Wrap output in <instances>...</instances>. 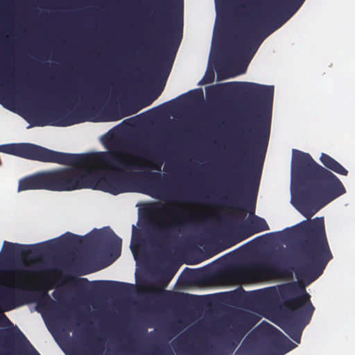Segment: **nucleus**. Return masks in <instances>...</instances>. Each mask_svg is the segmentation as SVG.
Listing matches in <instances>:
<instances>
[{
  "label": "nucleus",
  "mask_w": 355,
  "mask_h": 355,
  "mask_svg": "<svg viewBox=\"0 0 355 355\" xmlns=\"http://www.w3.org/2000/svg\"><path fill=\"white\" fill-rule=\"evenodd\" d=\"M224 87L245 95L250 105L252 116L244 121L251 125L245 128L239 145L240 159L233 166L227 195L218 199L217 205L234 206L240 211L248 207L252 213L260 184L263 158L269 140L274 86L248 82H230L206 88L208 95H216Z\"/></svg>",
  "instance_id": "f257e3e1"
},
{
  "label": "nucleus",
  "mask_w": 355,
  "mask_h": 355,
  "mask_svg": "<svg viewBox=\"0 0 355 355\" xmlns=\"http://www.w3.org/2000/svg\"><path fill=\"white\" fill-rule=\"evenodd\" d=\"M320 161L326 168L318 164L309 153L293 150V199L295 207L307 218L346 192L340 180L329 170L342 175H347L348 171L326 153L321 154Z\"/></svg>",
  "instance_id": "f03ea898"
},
{
  "label": "nucleus",
  "mask_w": 355,
  "mask_h": 355,
  "mask_svg": "<svg viewBox=\"0 0 355 355\" xmlns=\"http://www.w3.org/2000/svg\"><path fill=\"white\" fill-rule=\"evenodd\" d=\"M74 166V190L88 188L112 195L137 191L157 198L168 196L172 192L169 179L158 172L119 173L106 169L95 171L90 165Z\"/></svg>",
  "instance_id": "7ed1b4c3"
},
{
  "label": "nucleus",
  "mask_w": 355,
  "mask_h": 355,
  "mask_svg": "<svg viewBox=\"0 0 355 355\" xmlns=\"http://www.w3.org/2000/svg\"><path fill=\"white\" fill-rule=\"evenodd\" d=\"M178 0H160L157 10L161 16V29H156L157 37H150L140 60L150 71L162 72L166 78L172 67L175 54L180 44L183 30L182 2Z\"/></svg>",
  "instance_id": "20e7f679"
},
{
  "label": "nucleus",
  "mask_w": 355,
  "mask_h": 355,
  "mask_svg": "<svg viewBox=\"0 0 355 355\" xmlns=\"http://www.w3.org/2000/svg\"><path fill=\"white\" fill-rule=\"evenodd\" d=\"M299 234V254L301 261L295 268L297 279L309 277L315 280L323 272L328 262L332 259L325 232L324 218L316 217L304 220L293 227Z\"/></svg>",
  "instance_id": "39448f33"
},
{
  "label": "nucleus",
  "mask_w": 355,
  "mask_h": 355,
  "mask_svg": "<svg viewBox=\"0 0 355 355\" xmlns=\"http://www.w3.org/2000/svg\"><path fill=\"white\" fill-rule=\"evenodd\" d=\"M279 294L284 299L285 322L281 328L294 341L300 343L303 329L309 323L315 310L311 296L305 289L295 295L291 284L282 285L279 290L270 287L254 291L250 294V300L253 304L265 305L276 300Z\"/></svg>",
  "instance_id": "423d86ee"
},
{
  "label": "nucleus",
  "mask_w": 355,
  "mask_h": 355,
  "mask_svg": "<svg viewBox=\"0 0 355 355\" xmlns=\"http://www.w3.org/2000/svg\"><path fill=\"white\" fill-rule=\"evenodd\" d=\"M107 96V91L103 85L85 86L62 96L64 100L80 99L85 104L84 108L44 113L30 110L28 116L34 121L33 125L35 126L67 127L87 121H94L92 114L96 112L105 103Z\"/></svg>",
  "instance_id": "0eeeda50"
},
{
  "label": "nucleus",
  "mask_w": 355,
  "mask_h": 355,
  "mask_svg": "<svg viewBox=\"0 0 355 355\" xmlns=\"http://www.w3.org/2000/svg\"><path fill=\"white\" fill-rule=\"evenodd\" d=\"M51 243H55L60 247L73 249L94 244L110 250L111 256L114 257L113 260L116 259L121 255L122 248L121 239L110 227H105L100 230H94L84 237L67 232L57 240H51L35 245H24L4 241L3 245V256L12 260L21 258L39 252L42 247L50 248Z\"/></svg>",
  "instance_id": "6e6552de"
},
{
  "label": "nucleus",
  "mask_w": 355,
  "mask_h": 355,
  "mask_svg": "<svg viewBox=\"0 0 355 355\" xmlns=\"http://www.w3.org/2000/svg\"><path fill=\"white\" fill-rule=\"evenodd\" d=\"M288 19L289 17L282 10V3H277L259 15L243 36L237 37L234 52L251 60L263 40Z\"/></svg>",
  "instance_id": "1a4fd4ad"
},
{
  "label": "nucleus",
  "mask_w": 355,
  "mask_h": 355,
  "mask_svg": "<svg viewBox=\"0 0 355 355\" xmlns=\"http://www.w3.org/2000/svg\"><path fill=\"white\" fill-rule=\"evenodd\" d=\"M155 210L157 214L167 217L152 225L148 239L159 248L166 250L176 242L179 234L187 227V220L179 214L180 210L175 207L162 205Z\"/></svg>",
  "instance_id": "9d476101"
},
{
  "label": "nucleus",
  "mask_w": 355,
  "mask_h": 355,
  "mask_svg": "<svg viewBox=\"0 0 355 355\" xmlns=\"http://www.w3.org/2000/svg\"><path fill=\"white\" fill-rule=\"evenodd\" d=\"M74 168H62L38 172L19 180L17 191L47 190L73 191Z\"/></svg>",
  "instance_id": "9b49d317"
},
{
  "label": "nucleus",
  "mask_w": 355,
  "mask_h": 355,
  "mask_svg": "<svg viewBox=\"0 0 355 355\" xmlns=\"http://www.w3.org/2000/svg\"><path fill=\"white\" fill-rule=\"evenodd\" d=\"M98 164L106 170L119 173L132 172L137 168L136 162L128 157H124L114 151L100 152L94 154H71L60 152L59 164L67 166Z\"/></svg>",
  "instance_id": "f8f14e48"
},
{
  "label": "nucleus",
  "mask_w": 355,
  "mask_h": 355,
  "mask_svg": "<svg viewBox=\"0 0 355 355\" xmlns=\"http://www.w3.org/2000/svg\"><path fill=\"white\" fill-rule=\"evenodd\" d=\"M261 324L268 331L265 343L266 352L263 355H284L294 347V344L277 328L267 322H262ZM259 346L247 337L235 355H259Z\"/></svg>",
  "instance_id": "ddd939ff"
},
{
  "label": "nucleus",
  "mask_w": 355,
  "mask_h": 355,
  "mask_svg": "<svg viewBox=\"0 0 355 355\" xmlns=\"http://www.w3.org/2000/svg\"><path fill=\"white\" fill-rule=\"evenodd\" d=\"M259 317L248 311L237 313L231 322V351L233 352L245 335L259 322Z\"/></svg>",
  "instance_id": "4468645a"
},
{
  "label": "nucleus",
  "mask_w": 355,
  "mask_h": 355,
  "mask_svg": "<svg viewBox=\"0 0 355 355\" xmlns=\"http://www.w3.org/2000/svg\"><path fill=\"white\" fill-rule=\"evenodd\" d=\"M235 271L243 275H266L282 273V269L268 259L260 258L248 263L236 265Z\"/></svg>",
  "instance_id": "2eb2a0df"
},
{
  "label": "nucleus",
  "mask_w": 355,
  "mask_h": 355,
  "mask_svg": "<svg viewBox=\"0 0 355 355\" xmlns=\"http://www.w3.org/2000/svg\"><path fill=\"white\" fill-rule=\"evenodd\" d=\"M23 284L18 281L15 284L0 287V302L8 306L6 310H11L24 304L26 294L21 291L24 290Z\"/></svg>",
  "instance_id": "dca6fc26"
},
{
  "label": "nucleus",
  "mask_w": 355,
  "mask_h": 355,
  "mask_svg": "<svg viewBox=\"0 0 355 355\" xmlns=\"http://www.w3.org/2000/svg\"><path fill=\"white\" fill-rule=\"evenodd\" d=\"M94 285L103 287L108 291L116 295H127L134 289V285L125 282L114 281H95L92 282Z\"/></svg>",
  "instance_id": "f3484780"
},
{
  "label": "nucleus",
  "mask_w": 355,
  "mask_h": 355,
  "mask_svg": "<svg viewBox=\"0 0 355 355\" xmlns=\"http://www.w3.org/2000/svg\"><path fill=\"white\" fill-rule=\"evenodd\" d=\"M159 147L158 142L153 143L148 138L145 137L141 139L139 144L132 146L130 148L135 153L148 155L156 151Z\"/></svg>",
  "instance_id": "a211bd4d"
},
{
  "label": "nucleus",
  "mask_w": 355,
  "mask_h": 355,
  "mask_svg": "<svg viewBox=\"0 0 355 355\" xmlns=\"http://www.w3.org/2000/svg\"><path fill=\"white\" fill-rule=\"evenodd\" d=\"M268 230L269 226L265 219L257 216H254L253 219L250 222L246 237H249L254 234Z\"/></svg>",
  "instance_id": "6ab92c4d"
},
{
  "label": "nucleus",
  "mask_w": 355,
  "mask_h": 355,
  "mask_svg": "<svg viewBox=\"0 0 355 355\" xmlns=\"http://www.w3.org/2000/svg\"><path fill=\"white\" fill-rule=\"evenodd\" d=\"M31 295L34 297V300L37 302L39 307H45L49 304H54V301L48 295L46 291H36Z\"/></svg>",
  "instance_id": "aec40b11"
},
{
  "label": "nucleus",
  "mask_w": 355,
  "mask_h": 355,
  "mask_svg": "<svg viewBox=\"0 0 355 355\" xmlns=\"http://www.w3.org/2000/svg\"><path fill=\"white\" fill-rule=\"evenodd\" d=\"M164 84L163 85H158L143 102V106L147 107L150 105L156 98H157L164 90Z\"/></svg>",
  "instance_id": "412c9836"
},
{
  "label": "nucleus",
  "mask_w": 355,
  "mask_h": 355,
  "mask_svg": "<svg viewBox=\"0 0 355 355\" xmlns=\"http://www.w3.org/2000/svg\"><path fill=\"white\" fill-rule=\"evenodd\" d=\"M66 279L67 282H71L75 287L81 289L85 288L89 283L86 278H76L72 275H67Z\"/></svg>",
  "instance_id": "4be33fe9"
},
{
  "label": "nucleus",
  "mask_w": 355,
  "mask_h": 355,
  "mask_svg": "<svg viewBox=\"0 0 355 355\" xmlns=\"http://www.w3.org/2000/svg\"><path fill=\"white\" fill-rule=\"evenodd\" d=\"M0 82L1 85L7 87L12 86L8 68H3L0 66Z\"/></svg>",
  "instance_id": "5701e85b"
},
{
  "label": "nucleus",
  "mask_w": 355,
  "mask_h": 355,
  "mask_svg": "<svg viewBox=\"0 0 355 355\" xmlns=\"http://www.w3.org/2000/svg\"><path fill=\"white\" fill-rule=\"evenodd\" d=\"M25 272L24 268L21 267V263L20 261L13 262L10 266L9 272L18 279L21 277V273Z\"/></svg>",
  "instance_id": "b1692460"
},
{
  "label": "nucleus",
  "mask_w": 355,
  "mask_h": 355,
  "mask_svg": "<svg viewBox=\"0 0 355 355\" xmlns=\"http://www.w3.org/2000/svg\"><path fill=\"white\" fill-rule=\"evenodd\" d=\"M204 297L205 296L183 294V301L189 305H195L200 303L201 302L202 297Z\"/></svg>",
  "instance_id": "393cba45"
},
{
  "label": "nucleus",
  "mask_w": 355,
  "mask_h": 355,
  "mask_svg": "<svg viewBox=\"0 0 355 355\" xmlns=\"http://www.w3.org/2000/svg\"><path fill=\"white\" fill-rule=\"evenodd\" d=\"M300 8V5H297L294 1H291L290 4L284 10L282 9L283 12L286 14L289 19Z\"/></svg>",
  "instance_id": "a878e982"
},
{
  "label": "nucleus",
  "mask_w": 355,
  "mask_h": 355,
  "mask_svg": "<svg viewBox=\"0 0 355 355\" xmlns=\"http://www.w3.org/2000/svg\"><path fill=\"white\" fill-rule=\"evenodd\" d=\"M141 241V233L135 225L132 226V233L131 239V248L134 245H138Z\"/></svg>",
  "instance_id": "bb28decb"
},
{
  "label": "nucleus",
  "mask_w": 355,
  "mask_h": 355,
  "mask_svg": "<svg viewBox=\"0 0 355 355\" xmlns=\"http://www.w3.org/2000/svg\"><path fill=\"white\" fill-rule=\"evenodd\" d=\"M119 142L114 138H110L109 139L107 144H106V148L107 149H112V148H116L119 146Z\"/></svg>",
  "instance_id": "cd10ccee"
},
{
  "label": "nucleus",
  "mask_w": 355,
  "mask_h": 355,
  "mask_svg": "<svg viewBox=\"0 0 355 355\" xmlns=\"http://www.w3.org/2000/svg\"><path fill=\"white\" fill-rule=\"evenodd\" d=\"M287 252L284 250L277 252L275 254L276 259L278 261H284L286 259Z\"/></svg>",
  "instance_id": "c85d7f7f"
},
{
  "label": "nucleus",
  "mask_w": 355,
  "mask_h": 355,
  "mask_svg": "<svg viewBox=\"0 0 355 355\" xmlns=\"http://www.w3.org/2000/svg\"><path fill=\"white\" fill-rule=\"evenodd\" d=\"M18 334L26 341V343H28V345L31 346V349L33 350L35 355H40L37 350L33 347V346L29 343V341L26 339L24 334L17 327Z\"/></svg>",
  "instance_id": "c756f323"
},
{
  "label": "nucleus",
  "mask_w": 355,
  "mask_h": 355,
  "mask_svg": "<svg viewBox=\"0 0 355 355\" xmlns=\"http://www.w3.org/2000/svg\"><path fill=\"white\" fill-rule=\"evenodd\" d=\"M98 345L96 344L94 345V347L93 348H92L91 349V353L92 355H99L100 354L102 353V348L100 349V350L98 351Z\"/></svg>",
  "instance_id": "7c9ffc66"
},
{
  "label": "nucleus",
  "mask_w": 355,
  "mask_h": 355,
  "mask_svg": "<svg viewBox=\"0 0 355 355\" xmlns=\"http://www.w3.org/2000/svg\"><path fill=\"white\" fill-rule=\"evenodd\" d=\"M161 166H162V162L161 161L155 162L153 168L155 170L159 171L161 169Z\"/></svg>",
  "instance_id": "2f4dec72"
},
{
  "label": "nucleus",
  "mask_w": 355,
  "mask_h": 355,
  "mask_svg": "<svg viewBox=\"0 0 355 355\" xmlns=\"http://www.w3.org/2000/svg\"><path fill=\"white\" fill-rule=\"evenodd\" d=\"M230 77V76H223L222 73L220 71H218V78L220 80L227 79V78H228Z\"/></svg>",
  "instance_id": "473e14b6"
},
{
  "label": "nucleus",
  "mask_w": 355,
  "mask_h": 355,
  "mask_svg": "<svg viewBox=\"0 0 355 355\" xmlns=\"http://www.w3.org/2000/svg\"><path fill=\"white\" fill-rule=\"evenodd\" d=\"M292 1H294V3H297V5H300V6H301L305 0H292Z\"/></svg>",
  "instance_id": "72a5a7b5"
},
{
  "label": "nucleus",
  "mask_w": 355,
  "mask_h": 355,
  "mask_svg": "<svg viewBox=\"0 0 355 355\" xmlns=\"http://www.w3.org/2000/svg\"><path fill=\"white\" fill-rule=\"evenodd\" d=\"M173 275L172 274V275H171L168 277H164V279L166 280V284H167L168 282L171 280V279L172 278Z\"/></svg>",
  "instance_id": "f704fd0d"
},
{
  "label": "nucleus",
  "mask_w": 355,
  "mask_h": 355,
  "mask_svg": "<svg viewBox=\"0 0 355 355\" xmlns=\"http://www.w3.org/2000/svg\"><path fill=\"white\" fill-rule=\"evenodd\" d=\"M214 80V74H211L210 78H208L207 83H211Z\"/></svg>",
  "instance_id": "c9c22d12"
},
{
  "label": "nucleus",
  "mask_w": 355,
  "mask_h": 355,
  "mask_svg": "<svg viewBox=\"0 0 355 355\" xmlns=\"http://www.w3.org/2000/svg\"><path fill=\"white\" fill-rule=\"evenodd\" d=\"M164 170L165 171H168V164H166L165 166H164Z\"/></svg>",
  "instance_id": "e433bc0d"
},
{
  "label": "nucleus",
  "mask_w": 355,
  "mask_h": 355,
  "mask_svg": "<svg viewBox=\"0 0 355 355\" xmlns=\"http://www.w3.org/2000/svg\"><path fill=\"white\" fill-rule=\"evenodd\" d=\"M2 317H3L5 320H6L8 322H10V320H9V319L7 318V316H6V315L3 314V315H2Z\"/></svg>",
  "instance_id": "4c0bfd02"
},
{
  "label": "nucleus",
  "mask_w": 355,
  "mask_h": 355,
  "mask_svg": "<svg viewBox=\"0 0 355 355\" xmlns=\"http://www.w3.org/2000/svg\"><path fill=\"white\" fill-rule=\"evenodd\" d=\"M245 71V67H244L241 71L239 73H243Z\"/></svg>",
  "instance_id": "58836bf2"
},
{
  "label": "nucleus",
  "mask_w": 355,
  "mask_h": 355,
  "mask_svg": "<svg viewBox=\"0 0 355 355\" xmlns=\"http://www.w3.org/2000/svg\"><path fill=\"white\" fill-rule=\"evenodd\" d=\"M247 234H248V232H246V236H245L244 238L241 239V240H240V241H243V239H244L247 238V237H246V236H247Z\"/></svg>",
  "instance_id": "ea45409f"
},
{
  "label": "nucleus",
  "mask_w": 355,
  "mask_h": 355,
  "mask_svg": "<svg viewBox=\"0 0 355 355\" xmlns=\"http://www.w3.org/2000/svg\"><path fill=\"white\" fill-rule=\"evenodd\" d=\"M138 110H135L134 112H132V113H133V114H134V113H136V112H137V111H138Z\"/></svg>",
  "instance_id": "a19ab883"
},
{
  "label": "nucleus",
  "mask_w": 355,
  "mask_h": 355,
  "mask_svg": "<svg viewBox=\"0 0 355 355\" xmlns=\"http://www.w3.org/2000/svg\"><path fill=\"white\" fill-rule=\"evenodd\" d=\"M192 92H190L189 94L191 96H192V94H191Z\"/></svg>",
  "instance_id": "79ce46f5"
},
{
  "label": "nucleus",
  "mask_w": 355,
  "mask_h": 355,
  "mask_svg": "<svg viewBox=\"0 0 355 355\" xmlns=\"http://www.w3.org/2000/svg\"><path fill=\"white\" fill-rule=\"evenodd\" d=\"M55 292H54V293H53V296L55 297Z\"/></svg>",
  "instance_id": "37998d69"
}]
</instances>
